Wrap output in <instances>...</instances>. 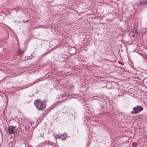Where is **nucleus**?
Segmentation results:
<instances>
[{
	"instance_id": "f257e3e1",
	"label": "nucleus",
	"mask_w": 147,
	"mask_h": 147,
	"mask_svg": "<svg viewBox=\"0 0 147 147\" xmlns=\"http://www.w3.org/2000/svg\"><path fill=\"white\" fill-rule=\"evenodd\" d=\"M34 105L38 110L43 111L46 108V102L44 100L41 101L40 99L36 100L34 101Z\"/></svg>"
},
{
	"instance_id": "423d86ee",
	"label": "nucleus",
	"mask_w": 147,
	"mask_h": 147,
	"mask_svg": "<svg viewBox=\"0 0 147 147\" xmlns=\"http://www.w3.org/2000/svg\"><path fill=\"white\" fill-rule=\"evenodd\" d=\"M25 52V51L24 50L19 49L18 50V53L20 55H22Z\"/></svg>"
},
{
	"instance_id": "f8f14e48",
	"label": "nucleus",
	"mask_w": 147,
	"mask_h": 147,
	"mask_svg": "<svg viewBox=\"0 0 147 147\" xmlns=\"http://www.w3.org/2000/svg\"><path fill=\"white\" fill-rule=\"evenodd\" d=\"M123 94H121V96H122V95Z\"/></svg>"
},
{
	"instance_id": "20e7f679",
	"label": "nucleus",
	"mask_w": 147,
	"mask_h": 147,
	"mask_svg": "<svg viewBox=\"0 0 147 147\" xmlns=\"http://www.w3.org/2000/svg\"><path fill=\"white\" fill-rule=\"evenodd\" d=\"M67 134L65 133H64L62 134H61L60 135L58 136V138H60L62 140L65 139L67 138Z\"/></svg>"
},
{
	"instance_id": "9d476101",
	"label": "nucleus",
	"mask_w": 147,
	"mask_h": 147,
	"mask_svg": "<svg viewBox=\"0 0 147 147\" xmlns=\"http://www.w3.org/2000/svg\"><path fill=\"white\" fill-rule=\"evenodd\" d=\"M144 3L145 4H146V3H147V1H144Z\"/></svg>"
},
{
	"instance_id": "f03ea898",
	"label": "nucleus",
	"mask_w": 147,
	"mask_h": 147,
	"mask_svg": "<svg viewBox=\"0 0 147 147\" xmlns=\"http://www.w3.org/2000/svg\"><path fill=\"white\" fill-rule=\"evenodd\" d=\"M133 111L131 112L130 113L132 114H135L143 111V108L142 106L138 105L133 107Z\"/></svg>"
},
{
	"instance_id": "9b49d317",
	"label": "nucleus",
	"mask_w": 147,
	"mask_h": 147,
	"mask_svg": "<svg viewBox=\"0 0 147 147\" xmlns=\"http://www.w3.org/2000/svg\"><path fill=\"white\" fill-rule=\"evenodd\" d=\"M44 113H43V114H42V116H44Z\"/></svg>"
},
{
	"instance_id": "0eeeda50",
	"label": "nucleus",
	"mask_w": 147,
	"mask_h": 147,
	"mask_svg": "<svg viewBox=\"0 0 147 147\" xmlns=\"http://www.w3.org/2000/svg\"><path fill=\"white\" fill-rule=\"evenodd\" d=\"M28 21H29L28 20H23V22L24 23H26L27 22H28Z\"/></svg>"
},
{
	"instance_id": "1a4fd4ad",
	"label": "nucleus",
	"mask_w": 147,
	"mask_h": 147,
	"mask_svg": "<svg viewBox=\"0 0 147 147\" xmlns=\"http://www.w3.org/2000/svg\"><path fill=\"white\" fill-rule=\"evenodd\" d=\"M31 59V58H30V56H29V57H27V60L29 59Z\"/></svg>"
},
{
	"instance_id": "39448f33",
	"label": "nucleus",
	"mask_w": 147,
	"mask_h": 147,
	"mask_svg": "<svg viewBox=\"0 0 147 147\" xmlns=\"http://www.w3.org/2000/svg\"><path fill=\"white\" fill-rule=\"evenodd\" d=\"M41 80H40L39 79H37L35 80L34 82H33L32 83H30V85H29L28 86H32L33 84H34L35 83H37L39 82L40 81H41Z\"/></svg>"
},
{
	"instance_id": "6e6552de",
	"label": "nucleus",
	"mask_w": 147,
	"mask_h": 147,
	"mask_svg": "<svg viewBox=\"0 0 147 147\" xmlns=\"http://www.w3.org/2000/svg\"><path fill=\"white\" fill-rule=\"evenodd\" d=\"M100 107L101 109H103L104 108V107L102 105H101Z\"/></svg>"
},
{
	"instance_id": "7ed1b4c3",
	"label": "nucleus",
	"mask_w": 147,
	"mask_h": 147,
	"mask_svg": "<svg viewBox=\"0 0 147 147\" xmlns=\"http://www.w3.org/2000/svg\"><path fill=\"white\" fill-rule=\"evenodd\" d=\"M17 128L16 126L10 125L8 128L7 133L10 135L16 133L17 131Z\"/></svg>"
}]
</instances>
